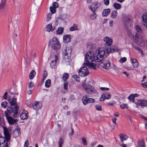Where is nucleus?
<instances>
[{
	"label": "nucleus",
	"mask_w": 147,
	"mask_h": 147,
	"mask_svg": "<svg viewBox=\"0 0 147 147\" xmlns=\"http://www.w3.org/2000/svg\"><path fill=\"white\" fill-rule=\"evenodd\" d=\"M13 95L11 94L9 96L8 102L10 105L14 107H9L7 109V112L11 114V115L14 117H17L19 115L18 110L19 106L17 104L16 98L13 96Z\"/></svg>",
	"instance_id": "1"
},
{
	"label": "nucleus",
	"mask_w": 147,
	"mask_h": 147,
	"mask_svg": "<svg viewBox=\"0 0 147 147\" xmlns=\"http://www.w3.org/2000/svg\"><path fill=\"white\" fill-rule=\"evenodd\" d=\"M92 55L90 52H88L86 54L85 61L84 64L85 66H88L89 68L95 69L96 65L95 64L92 63V62L95 61L94 59L92 58Z\"/></svg>",
	"instance_id": "2"
},
{
	"label": "nucleus",
	"mask_w": 147,
	"mask_h": 147,
	"mask_svg": "<svg viewBox=\"0 0 147 147\" xmlns=\"http://www.w3.org/2000/svg\"><path fill=\"white\" fill-rule=\"evenodd\" d=\"M92 55V58L95 60L96 62H99L102 60L105 54V51L103 48L99 47L96 51L94 56L92 53L91 52Z\"/></svg>",
	"instance_id": "3"
},
{
	"label": "nucleus",
	"mask_w": 147,
	"mask_h": 147,
	"mask_svg": "<svg viewBox=\"0 0 147 147\" xmlns=\"http://www.w3.org/2000/svg\"><path fill=\"white\" fill-rule=\"evenodd\" d=\"M48 46L54 50L59 49L61 47L59 41L56 37H54L52 40H50Z\"/></svg>",
	"instance_id": "4"
},
{
	"label": "nucleus",
	"mask_w": 147,
	"mask_h": 147,
	"mask_svg": "<svg viewBox=\"0 0 147 147\" xmlns=\"http://www.w3.org/2000/svg\"><path fill=\"white\" fill-rule=\"evenodd\" d=\"M62 54L64 56L69 57L71 54V49L70 46H64L62 50Z\"/></svg>",
	"instance_id": "5"
},
{
	"label": "nucleus",
	"mask_w": 147,
	"mask_h": 147,
	"mask_svg": "<svg viewBox=\"0 0 147 147\" xmlns=\"http://www.w3.org/2000/svg\"><path fill=\"white\" fill-rule=\"evenodd\" d=\"M83 87L86 92L90 94H93L94 93L97 94L98 92L96 90L91 86L90 85H83Z\"/></svg>",
	"instance_id": "6"
},
{
	"label": "nucleus",
	"mask_w": 147,
	"mask_h": 147,
	"mask_svg": "<svg viewBox=\"0 0 147 147\" xmlns=\"http://www.w3.org/2000/svg\"><path fill=\"white\" fill-rule=\"evenodd\" d=\"M135 42L139 45L143 47L144 45V42L142 38L139 36L137 34L133 36Z\"/></svg>",
	"instance_id": "7"
},
{
	"label": "nucleus",
	"mask_w": 147,
	"mask_h": 147,
	"mask_svg": "<svg viewBox=\"0 0 147 147\" xmlns=\"http://www.w3.org/2000/svg\"><path fill=\"white\" fill-rule=\"evenodd\" d=\"M89 74V71L87 68L86 66L81 67L79 70V75L82 77L86 76Z\"/></svg>",
	"instance_id": "8"
},
{
	"label": "nucleus",
	"mask_w": 147,
	"mask_h": 147,
	"mask_svg": "<svg viewBox=\"0 0 147 147\" xmlns=\"http://www.w3.org/2000/svg\"><path fill=\"white\" fill-rule=\"evenodd\" d=\"M100 3L98 2H94L92 3L91 5L89 7V9L92 12H95L97 9L100 7Z\"/></svg>",
	"instance_id": "9"
},
{
	"label": "nucleus",
	"mask_w": 147,
	"mask_h": 147,
	"mask_svg": "<svg viewBox=\"0 0 147 147\" xmlns=\"http://www.w3.org/2000/svg\"><path fill=\"white\" fill-rule=\"evenodd\" d=\"M135 103L137 105H140L142 108L144 107H147V100L143 99H138Z\"/></svg>",
	"instance_id": "10"
},
{
	"label": "nucleus",
	"mask_w": 147,
	"mask_h": 147,
	"mask_svg": "<svg viewBox=\"0 0 147 147\" xmlns=\"http://www.w3.org/2000/svg\"><path fill=\"white\" fill-rule=\"evenodd\" d=\"M5 115L8 122L9 125H13L15 123L18 121L16 119H14L11 117L9 116L8 114L6 113H5Z\"/></svg>",
	"instance_id": "11"
},
{
	"label": "nucleus",
	"mask_w": 147,
	"mask_h": 147,
	"mask_svg": "<svg viewBox=\"0 0 147 147\" xmlns=\"http://www.w3.org/2000/svg\"><path fill=\"white\" fill-rule=\"evenodd\" d=\"M4 134L5 135V137H3L5 139V140L8 141L10 140L11 138L10 135L8 131V129L5 127H3Z\"/></svg>",
	"instance_id": "12"
},
{
	"label": "nucleus",
	"mask_w": 147,
	"mask_h": 147,
	"mask_svg": "<svg viewBox=\"0 0 147 147\" xmlns=\"http://www.w3.org/2000/svg\"><path fill=\"white\" fill-rule=\"evenodd\" d=\"M111 95L107 93H104L102 94L100 98V101H102L106 99H109L111 98Z\"/></svg>",
	"instance_id": "13"
},
{
	"label": "nucleus",
	"mask_w": 147,
	"mask_h": 147,
	"mask_svg": "<svg viewBox=\"0 0 147 147\" xmlns=\"http://www.w3.org/2000/svg\"><path fill=\"white\" fill-rule=\"evenodd\" d=\"M100 65L103 68L107 69L110 66V63L109 61L106 60L101 63Z\"/></svg>",
	"instance_id": "14"
},
{
	"label": "nucleus",
	"mask_w": 147,
	"mask_h": 147,
	"mask_svg": "<svg viewBox=\"0 0 147 147\" xmlns=\"http://www.w3.org/2000/svg\"><path fill=\"white\" fill-rule=\"evenodd\" d=\"M104 41L105 42L106 45L109 46H110L113 42L112 39L107 36L104 38Z\"/></svg>",
	"instance_id": "15"
},
{
	"label": "nucleus",
	"mask_w": 147,
	"mask_h": 147,
	"mask_svg": "<svg viewBox=\"0 0 147 147\" xmlns=\"http://www.w3.org/2000/svg\"><path fill=\"white\" fill-rule=\"evenodd\" d=\"M143 24L147 28V13H144L142 16Z\"/></svg>",
	"instance_id": "16"
},
{
	"label": "nucleus",
	"mask_w": 147,
	"mask_h": 147,
	"mask_svg": "<svg viewBox=\"0 0 147 147\" xmlns=\"http://www.w3.org/2000/svg\"><path fill=\"white\" fill-rule=\"evenodd\" d=\"M115 47L114 46L108 47V48L106 49L107 53L108 54H109L111 53L114 52L115 50H116L117 51H119V49L118 48L115 49Z\"/></svg>",
	"instance_id": "17"
},
{
	"label": "nucleus",
	"mask_w": 147,
	"mask_h": 147,
	"mask_svg": "<svg viewBox=\"0 0 147 147\" xmlns=\"http://www.w3.org/2000/svg\"><path fill=\"white\" fill-rule=\"evenodd\" d=\"M21 128L19 127H17L13 133V135L16 137L20 136V134Z\"/></svg>",
	"instance_id": "18"
},
{
	"label": "nucleus",
	"mask_w": 147,
	"mask_h": 147,
	"mask_svg": "<svg viewBox=\"0 0 147 147\" xmlns=\"http://www.w3.org/2000/svg\"><path fill=\"white\" fill-rule=\"evenodd\" d=\"M71 36L69 34H66L64 35L63 36V42H64L67 43H68L71 41L70 39Z\"/></svg>",
	"instance_id": "19"
},
{
	"label": "nucleus",
	"mask_w": 147,
	"mask_h": 147,
	"mask_svg": "<svg viewBox=\"0 0 147 147\" xmlns=\"http://www.w3.org/2000/svg\"><path fill=\"white\" fill-rule=\"evenodd\" d=\"M20 117V118L22 119H27L28 117V112L25 110L23 111V112L21 114Z\"/></svg>",
	"instance_id": "20"
},
{
	"label": "nucleus",
	"mask_w": 147,
	"mask_h": 147,
	"mask_svg": "<svg viewBox=\"0 0 147 147\" xmlns=\"http://www.w3.org/2000/svg\"><path fill=\"white\" fill-rule=\"evenodd\" d=\"M41 107V104L40 102H36L33 105V108L35 110H38Z\"/></svg>",
	"instance_id": "21"
},
{
	"label": "nucleus",
	"mask_w": 147,
	"mask_h": 147,
	"mask_svg": "<svg viewBox=\"0 0 147 147\" xmlns=\"http://www.w3.org/2000/svg\"><path fill=\"white\" fill-rule=\"evenodd\" d=\"M46 30L47 31L49 32L53 31L55 29V27L53 26L51 24H48L46 27Z\"/></svg>",
	"instance_id": "22"
},
{
	"label": "nucleus",
	"mask_w": 147,
	"mask_h": 147,
	"mask_svg": "<svg viewBox=\"0 0 147 147\" xmlns=\"http://www.w3.org/2000/svg\"><path fill=\"white\" fill-rule=\"evenodd\" d=\"M111 11L110 9L108 8L105 9L102 13V15L103 16H106L109 14Z\"/></svg>",
	"instance_id": "23"
},
{
	"label": "nucleus",
	"mask_w": 147,
	"mask_h": 147,
	"mask_svg": "<svg viewBox=\"0 0 147 147\" xmlns=\"http://www.w3.org/2000/svg\"><path fill=\"white\" fill-rule=\"evenodd\" d=\"M131 63L134 67H137L138 65V63L136 59H131Z\"/></svg>",
	"instance_id": "24"
},
{
	"label": "nucleus",
	"mask_w": 147,
	"mask_h": 147,
	"mask_svg": "<svg viewBox=\"0 0 147 147\" xmlns=\"http://www.w3.org/2000/svg\"><path fill=\"white\" fill-rule=\"evenodd\" d=\"M138 147H145L144 141L142 140L138 141Z\"/></svg>",
	"instance_id": "25"
},
{
	"label": "nucleus",
	"mask_w": 147,
	"mask_h": 147,
	"mask_svg": "<svg viewBox=\"0 0 147 147\" xmlns=\"http://www.w3.org/2000/svg\"><path fill=\"white\" fill-rule=\"evenodd\" d=\"M7 142L5 140V139L4 138V140L3 141H1V144H0V147H8Z\"/></svg>",
	"instance_id": "26"
},
{
	"label": "nucleus",
	"mask_w": 147,
	"mask_h": 147,
	"mask_svg": "<svg viewBox=\"0 0 147 147\" xmlns=\"http://www.w3.org/2000/svg\"><path fill=\"white\" fill-rule=\"evenodd\" d=\"M88 96L86 95H85L82 98V101L84 105H86L88 104Z\"/></svg>",
	"instance_id": "27"
},
{
	"label": "nucleus",
	"mask_w": 147,
	"mask_h": 147,
	"mask_svg": "<svg viewBox=\"0 0 147 147\" xmlns=\"http://www.w3.org/2000/svg\"><path fill=\"white\" fill-rule=\"evenodd\" d=\"M118 15V13L117 10L113 11L111 13V17L113 19L116 18Z\"/></svg>",
	"instance_id": "28"
},
{
	"label": "nucleus",
	"mask_w": 147,
	"mask_h": 147,
	"mask_svg": "<svg viewBox=\"0 0 147 147\" xmlns=\"http://www.w3.org/2000/svg\"><path fill=\"white\" fill-rule=\"evenodd\" d=\"M5 0H1L0 3V10H3L5 8Z\"/></svg>",
	"instance_id": "29"
},
{
	"label": "nucleus",
	"mask_w": 147,
	"mask_h": 147,
	"mask_svg": "<svg viewBox=\"0 0 147 147\" xmlns=\"http://www.w3.org/2000/svg\"><path fill=\"white\" fill-rule=\"evenodd\" d=\"M113 6L115 9L117 10L120 9L121 7V5L117 3H114L113 4Z\"/></svg>",
	"instance_id": "30"
},
{
	"label": "nucleus",
	"mask_w": 147,
	"mask_h": 147,
	"mask_svg": "<svg viewBox=\"0 0 147 147\" xmlns=\"http://www.w3.org/2000/svg\"><path fill=\"white\" fill-rule=\"evenodd\" d=\"M120 138L121 141V142L122 143H123V140H126L128 138V137L127 135H123V134H120Z\"/></svg>",
	"instance_id": "31"
},
{
	"label": "nucleus",
	"mask_w": 147,
	"mask_h": 147,
	"mask_svg": "<svg viewBox=\"0 0 147 147\" xmlns=\"http://www.w3.org/2000/svg\"><path fill=\"white\" fill-rule=\"evenodd\" d=\"M78 30V28L77 25L76 24H74L73 26L71 27L69 29V30L71 31Z\"/></svg>",
	"instance_id": "32"
},
{
	"label": "nucleus",
	"mask_w": 147,
	"mask_h": 147,
	"mask_svg": "<svg viewBox=\"0 0 147 147\" xmlns=\"http://www.w3.org/2000/svg\"><path fill=\"white\" fill-rule=\"evenodd\" d=\"M64 29L62 27H59L57 30V34H60L63 32Z\"/></svg>",
	"instance_id": "33"
},
{
	"label": "nucleus",
	"mask_w": 147,
	"mask_h": 147,
	"mask_svg": "<svg viewBox=\"0 0 147 147\" xmlns=\"http://www.w3.org/2000/svg\"><path fill=\"white\" fill-rule=\"evenodd\" d=\"M51 85V81L50 79H48L45 82V86L47 88L49 87Z\"/></svg>",
	"instance_id": "34"
},
{
	"label": "nucleus",
	"mask_w": 147,
	"mask_h": 147,
	"mask_svg": "<svg viewBox=\"0 0 147 147\" xmlns=\"http://www.w3.org/2000/svg\"><path fill=\"white\" fill-rule=\"evenodd\" d=\"M36 74V72L34 70H33L29 74L30 78V79H32L34 78V76Z\"/></svg>",
	"instance_id": "35"
},
{
	"label": "nucleus",
	"mask_w": 147,
	"mask_h": 147,
	"mask_svg": "<svg viewBox=\"0 0 147 147\" xmlns=\"http://www.w3.org/2000/svg\"><path fill=\"white\" fill-rule=\"evenodd\" d=\"M56 62L55 61H52L50 63V65L52 68L55 69L56 66Z\"/></svg>",
	"instance_id": "36"
},
{
	"label": "nucleus",
	"mask_w": 147,
	"mask_h": 147,
	"mask_svg": "<svg viewBox=\"0 0 147 147\" xmlns=\"http://www.w3.org/2000/svg\"><path fill=\"white\" fill-rule=\"evenodd\" d=\"M135 28L138 33H141L142 32V30L138 25H136L135 26Z\"/></svg>",
	"instance_id": "37"
},
{
	"label": "nucleus",
	"mask_w": 147,
	"mask_h": 147,
	"mask_svg": "<svg viewBox=\"0 0 147 147\" xmlns=\"http://www.w3.org/2000/svg\"><path fill=\"white\" fill-rule=\"evenodd\" d=\"M63 142V140L61 138H59L58 142L59 147H62Z\"/></svg>",
	"instance_id": "38"
},
{
	"label": "nucleus",
	"mask_w": 147,
	"mask_h": 147,
	"mask_svg": "<svg viewBox=\"0 0 147 147\" xmlns=\"http://www.w3.org/2000/svg\"><path fill=\"white\" fill-rule=\"evenodd\" d=\"M47 76V73L46 71H44L42 73L43 78L42 79V81L44 82L45 78Z\"/></svg>",
	"instance_id": "39"
},
{
	"label": "nucleus",
	"mask_w": 147,
	"mask_h": 147,
	"mask_svg": "<svg viewBox=\"0 0 147 147\" xmlns=\"http://www.w3.org/2000/svg\"><path fill=\"white\" fill-rule=\"evenodd\" d=\"M120 107L122 109H127L128 107V105L126 104L123 103L120 106Z\"/></svg>",
	"instance_id": "40"
},
{
	"label": "nucleus",
	"mask_w": 147,
	"mask_h": 147,
	"mask_svg": "<svg viewBox=\"0 0 147 147\" xmlns=\"http://www.w3.org/2000/svg\"><path fill=\"white\" fill-rule=\"evenodd\" d=\"M69 75L68 74L66 73H64L63 76V79L64 81H65L68 78Z\"/></svg>",
	"instance_id": "41"
},
{
	"label": "nucleus",
	"mask_w": 147,
	"mask_h": 147,
	"mask_svg": "<svg viewBox=\"0 0 147 147\" xmlns=\"http://www.w3.org/2000/svg\"><path fill=\"white\" fill-rule=\"evenodd\" d=\"M81 140L82 141L83 145L86 146L87 144V140L84 137H83L82 138Z\"/></svg>",
	"instance_id": "42"
},
{
	"label": "nucleus",
	"mask_w": 147,
	"mask_h": 147,
	"mask_svg": "<svg viewBox=\"0 0 147 147\" xmlns=\"http://www.w3.org/2000/svg\"><path fill=\"white\" fill-rule=\"evenodd\" d=\"M134 96L133 94H131L128 97V99L133 102H134Z\"/></svg>",
	"instance_id": "43"
},
{
	"label": "nucleus",
	"mask_w": 147,
	"mask_h": 147,
	"mask_svg": "<svg viewBox=\"0 0 147 147\" xmlns=\"http://www.w3.org/2000/svg\"><path fill=\"white\" fill-rule=\"evenodd\" d=\"M50 10L52 14H53L55 13L56 11V9L55 8H53L52 6H51L50 7Z\"/></svg>",
	"instance_id": "44"
},
{
	"label": "nucleus",
	"mask_w": 147,
	"mask_h": 147,
	"mask_svg": "<svg viewBox=\"0 0 147 147\" xmlns=\"http://www.w3.org/2000/svg\"><path fill=\"white\" fill-rule=\"evenodd\" d=\"M93 13L92 14L91 16V18L92 19H96V13H95V12H92Z\"/></svg>",
	"instance_id": "45"
},
{
	"label": "nucleus",
	"mask_w": 147,
	"mask_h": 147,
	"mask_svg": "<svg viewBox=\"0 0 147 147\" xmlns=\"http://www.w3.org/2000/svg\"><path fill=\"white\" fill-rule=\"evenodd\" d=\"M73 77L76 80L77 82L80 81V77L77 75H74L73 76Z\"/></svg>",
	"instance_id": "46"
},
{
	"label": "nucleus",
	"mask_w": 147,
	"mask_h": 147,
	"mask_svg": "<svg viewBox=\"0 0 147 147\" xmlns=\"http://www.w3.org/2000/svg\"><path fill=\"white\" fill-rule=\"evenodd\" d=\"M68 84V83L67 82H65L63 84V88L67 90L68 88L67 85Z\"/></svg>",
	"instance_id": "47"
},
{
	"label": "nucleus",
	"mask_w": 147,
	"mask_h": 147,
	"mask_svg": "<svg viewBox=\"0 0 147 147\" xmlns=\"http://www.w3.org/2000/svg\"><path fill=\"white\" fill-rule=\"evenodd\" d=\"M96 108L97 111H101L102 110L101 106L100 105H96L95 106Z\"/></svg>",
	"instance_id": "48"
},
{
	"label": "nucleus",
	"mask_w": 147,
	"mask_h": 147,
	"mask_svg": "<svg viewBox=\"0 0 147 147\" xmlns=\"http://www.w3.org/2000/svg\"><path fill=\"white\" fill-rule=\"evenodd\" d=\"M52 5L53 8H55L56 9V8L58 6V3L56 2H54L52 4Z\"/></svg>",
	"instance_id": "49"
},
{
	"label": "nucleus",
	"mask_w": 147,
	"mask_h": 147,
	"mask_svg": "<svg viewBox=\"0 0 147 147\" xmlns=\"http://www.w3.org/2000/svg\"><path fill=\"white\" fill-rule=\"evenodd\" d=\"M7 103L6 102H3L1 103V106H2L4 108H5L7 106Z\"/></svg>",
	"instance_id": "50"
},
{
	"label": "nucleus",
	"mask_w": 147,
	"mask_h": 147,
	"mask_svg": "<svg viewBox=\"0 0 147 147\" xmlns=\"http://www.w3.org/2000/svg\"><path fill=\"white\" fill-rule=\"evenodd\" d=\"M95 100L92 98H88V103H93L95 102Z\"/></svg>",
	"instance_id": "51"
},
{
	"label": "nucleus",
	"mask_w": 147,
	"mask_h": 147,
	"mask_svg": "<svg viewBox=\"0 0 147 147\" xmlns=\"http://www.w3.org/2000/svg\"><path fill=\"white\" fill-rule=\"evenodd\" d=\"M126 58L125 57L122 58L119 60V62L121 63H123L126 61Z\"/></svg>",
	"instance_id": "52"
},
{
	"label": "nucleus",
	"mask_w": 147,
	"mask_h": 147,
	"mask_svg": "<svg viewBox=\"0 0 147 147\" xmlns=\"http://www.w3.org/2000/svg\"><path fill=\"white\" fill-rule=\"evenodd\" d=\"M142 85L143 86V87L144 88H147V82H144L143 83L142 82Z\"/></svg>",
	"instance_id": "53"
},
{
	"label": "nucleus",
	"mask_w": 147,
	"mask_h": 147,
	"mask_svg": "<svg viewBox=\"0 0 147 147\" xmlns=\"http://www.w3.org/2000/svg\"><path fill=\"white\" fill-rule=\"evenodd\" d=\"M51 16L52 14H51L49 13L48 14L47 18V21H49L51 19Z\"/></svg>",
	"instance_id": "54"
},
{
	"label": "nucleus",
	"mask_w": 147,
	"mask_h": 147,
	"mask_svg": "<svg viewBox=\"0 0 147 147\" xmlns=\"http://www.w3.org/2000/svg\"><path fill=\"white\" fill-rule=\"evenodd\" d=\"M105 4L106 5H108L109 3V0H103Z\"/></svg>",
	"instance_id": "55"
},
{
	"label": "nucleus",
	"mask_w": 147,
	"mask_h": 147,
	"mask_svg": "<svg viewBox=\"0 0 147 147\" xmlns=\"http://www.w3.org/2000/svg\"><path fill=\"white\" fill-rule=\"evenodd\" d=\"M29 144V142L28 140H26L25 142L24 147H27Z\"/></svg>",
	"instance_id": "56"
},
{
	"label": "nucleus",
	"mask_w": 147,
	"mask_h": 147,
	"mask_svg": "<svg viewBox=\"0 0 147 147\" xmlns=\"http://www.w3.org/2000/svg\"><path fill=\"white\" fill-rule=\"evenodd\" d=\"M34 86V83L32 82H29V84L28 85V87L29 88H31L33 87Z\"/></svg>",
	"instance_id": "57"
},
{
	"label": "nucleus",
	"mask_w": 147,
	"mask_h": 147,
	"mask_svg": "<svg viewBox=\"0 0 147 147\" xmlns=\"http://www.w3.org/2000/svg\"><path fill=\"white\" fill-rule=\"evenodd\" d=\"M7 92H5L4 94V95L3 96V98L5 99H7Z\"/></svg>",
	"instance_id": "58"
},
{
	"label": "nucleus",
	"mask_w": 147,
	"mask_h": 147,
	"mask_svg": "<svg viewBox=\"0 0 147 147\" xmlns=\"http://www.w3.org/2000/svg\"><path fill=\"white\" fill-rule=\"evenodd\" d=\"M115 104L116 102L115 101L113 102H112V103L108 102L107 103L108 105L109 106H113V105Z\"/></svg>",
	"instance_id": "59"
},
{
	"label": "nucleus",
	"mask_w": 147,
	"mask_h": 147,
	"mask_svg": "<svg viewBox=\"0 0 147 147\" xmlns=\"http://www.w3.org/2000/svg\"><path fill=\"white\" fill-rule=\"evenodd\" d=\"M100 89L102 90H109V88H107L105 87H101L100 88Z\"/></svg>",
	"instance_id": "60"
},
{
	"label": "nucleus",
	"mask_w": 147,
	"mask_h": 147,
	"mask_svg": "<svg viewBox=\"0 0 147 147\" xmlns=\"http://www.w3.org/2000/svg\"><path fill=\"white\" fill-rule=\"evenodd\" d=\"M133 47L136 50H137L138 51H140V50H142L140 48L138 47H136L135 46H134V45H133Z\"/></svg>",
	"instance_id": "61"
},
{
	"label": "nucleus",
	"mask_w": 147,
	"mask_h": 147,
	"mask_svg": "<svg viewBox=\"0 0 147 147\" xmlns=\"http://www.w3.org/2000/svg\"><path fill=\"white\" fill-rule=\"evenodd\" d=\"M117 120V118L116 117H114L113 118H112V120L113 122L115 124H116V120Z\"/></svg>",
	"instance_id": "62"
},
{
	"label": "nucleus",
	"mask_w": 147,
	"mask_h": 147,
	"mask_svg": "<svg viewBox=\"0 0 147 147\" xmlns=\"http://www.w3.org/2000/svg\"><path fill=\"white\" fill-rule=\"evenodd\" d=\"M127 33L129 36L131 37H132V33L130 32V31L128 30L127 31Z\"/></svg>",
	"instance_id": "63"
},
{
	"label": "nucleus",
	"mask_w": 147,
	"mask_h": 147,
	"mask_svg": "<svg viewBox=\"0 0 147 147\" xmlns=\"http://www.w3.org/2000/svg\"><path fill=\"white\" fill-rule=\"evenodd\" d=\"M140 52L141 53V56L142 57H143L144 55V53H143V51L142 50H140Z\"/></svg>",
	"instance_id": "64"
}]
</instances>
